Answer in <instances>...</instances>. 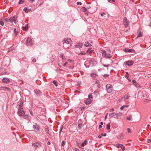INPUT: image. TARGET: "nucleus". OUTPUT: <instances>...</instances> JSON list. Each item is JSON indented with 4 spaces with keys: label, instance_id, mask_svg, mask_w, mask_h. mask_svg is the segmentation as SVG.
Here are the masks:
<instances>
[{
    "label": "nucleus",
    "instance_id": "nucleus-40",
    "mask_svg": "<svg viewBox=\"0 0 151 151\" xmlns=\"http://www.w3.org/2000/svg\"><path fill=\"white\" fill-rule=\"evenodd\" d=\"M0 25L3 26L4 25V23L3 22L0 20Z\"/></svg>",
    "mask_w": 151,
    "mask_h": 151
},
{
    "label": "nucleus",
    "instance_id": "nucleus-17",
    "mask_svg": "<svg viewBox=\"0 0 151 151\" xmlns=\"http://www.w3.org/2000/svg\"><path fill=\"white\" fill-rule=\"evenodd\" d=\"M24 101L23 100H21L20 103L19 105V108H22V107L23 105Z\"/></svg>",
    "mask_w": 151,
    "mask_h": 151
},
{
    "label": "nucleus",
    "instance_id": "nucleus-63",
    "mask_svg": "<svg viewBox=\"0 0 151 151\" xmlns=\"http://www.w3.org/2000/svg\"><path fill=\"white\" fill-rule=\"evenodd\" d=\"M107 50L108 51V52L109 53H111V51L110 50Z\"/></svg>",
    "mask_w": 151,
    "mask_h": 151
},
{
    "label": "nucleus",
    "instance_id": "nucleus-36",
    "mask_svg": "<svg viewBox=\"0 0 151 151\" xmlns=\"http://www.w3.org/2000/svg\"><path fill=\"white\" fill-rule=\"evenodd\" d=\"M24 1V0H20L19 2V4H21L23 3Z\"/></svg>",
    "mask_w": 151,
    "mask_h": 151
},
{
    "label": "nucleus",
    "instance_id": "nucleus-43",
    "mask_svg": "<svg viewBox=\"0 0 151 151\" xmlns=\"http://www.w3.org/2000/svg\"><path fill=\"white\" fill-rule=\"evenodd\" d=\"M24 118L25 119H27L29 117V116L28 115H24Z\"/></svg>",
    "mask_w": 151,
    "mask_h": 151
},
{
    "label": "nucleus",
    "instance_id": "nucleus-10",
    "mask_svg": "<svg viewBox=\"0 0 151 151\" xmlns=\"http://www.w3.org/2000/svg\"><path fill=\"white\" fill-rule=\"evenodd\" d=\"M32 41L30 38H28L27 40V44L28 45H30L32 44Z\"/></svg>",
    "mask_w": 151,
    "mask_h": 151
},
{
    "label": "nucleus",
    "instance_id": "nucleus-29",
    "mask_svg": "<svg viewBox=\"0 0 151 151\" xmlns=\"http://www.w3.org/2000/svg\"><path fill=\"white\" fill-rule=\"evenodd\" d=\"M110 123H109L106 125V129L108 130H109L110 129Z\"/></svg>",
    "mask_w": 151,
    "mask_h": 151
},
{
    "label": "nucleus",
    "instance_id": "nucleus-26",
    "mask_svg": "<svg viewBox=\"0 0 151 151\" xmlns=\"http://www.w3.org/2000/svg\"><path fill=\"white\" fill-rule=\"evenodd\" d=\"M62 65H63L64 66H66L67 65H69L70 66V65H71V64H70V63H69L68 62H65V63H64Z\"/></svg>",
    "mask_w": 151,
    "mask_h": 151
},
{
    "label": "nucleus",
    "instance_id": "nucleus-6",
    "mask_svg": "<svg viewBox=\"0 0 151 151\" xmlns=\"http://www.w3.org/2000/svg\"><path fill=\"white\" fill-rule=\"evenodd\" d=\"M9 20V22H14V23H16L17 22V18L15 16L11 17Z\"/></svg>",
    "mask_w": 151,
    "mask_h": 151
},
{
    "label": "nucleus",
    "instance_id": "nucleus-21",
    "mask_svg": "<svg viewBox=\"0 0 151 151\" xmlns=\"http://www.w3.org/2000/svg\"><path fill=\"white\" fill-rule=\"evenodd\" d=\"M32 146H34L35 147H38L39 146H41L40 144L39 143H33L32 144Z\"/></svg>",
    "mask_w": 151,
    "mask_h": 151
},
{
    "label": "nucleus",
    "instance_id": "nucleus-56",
    "mask_svg": "<svg viewBox=\"0 0 151 151\" xmlns=\"http://www.w3.org/2000/svg\"><path fill=\"white\" fill-rule=\"evenodd\" d=\"M125 107V106H123L122 107H121L120 108V109L121 110H123V109H124V107Z\"/></svg>",
    "mask_w": 151,
    "mask_h": 151
},
{
    "label": "nucleus",
    "instance_id": "nucleus-2",
    "mask_svg": "<svg viewBox=\"0 0 151 151\" xmlns=\"http://www.w3.org/2000/svg\"><path fill=\"white\" fill-rule=\"evenodd\" d=\"M101 51L102 56L104 58L109 59L112 57V56L111 54L109 53H107L106 52L105 50H101Z\"/></svg>",
    "mask_w": 151,
    "mask_h": 151
},
{
    "label": "nucleus",
    "instance_id": "nucleus-41",
    "mask_svg": "<svg viewBox=\"0 0 151 151\" xmlns=\"http://www.w3.org/2000/svg\"><path fill=\"white\" fill-rule=\"evenodd\" d=\"M4 21H6V22H9V19H8V18H5L4 19Z\"/></svg>",
    "mask_w": 151,
    "mask_h": 151
},
{
    "label": "nucleus",
    "instance_id": "nucleus-34",
    "mask_svg": "<svg viewBox=\"0 0 151 151\" xmlns=\"http://www.w3.org/2000/svg\"><path fill=\"white\" fill-rule=\"evenodd\" d=\"M24 11L26 12H28L29 11V9H27V8L25 7L24 9Z\"/></svg>",
    "mask_w": 151,
    "mask_h": 151
},
{
    "label": "nucleus",
    "instance_id": "nucleus-57",
    "mask_svg": "<svg viewBox=\"0 0 151 151\" xmlns=\"http://www.w3.org/2000/svg\"><path fill=\"white\" fill-rule=\"evenodd\" d=\"M104 15H105V13L104 12H102L101 14V15L102 16H104Z\"/></svg>",
    "mask_w": 151,
    "mask_h": 151
},
{
    "label": "nucleus",
    "instance_id": "nucleus-38",
    "mask_svg": "<svg viewBox=\"0 0 151 151\" xmlns=\"http://www.w3.org/2000/svg\"><path fill=\"white\" fill-rule=\"evenodd\" d=\"M119 139H122V138H123V134L121 133L119 134Z\"/></svg>",
    "mask_w": 151,
    "mask_h": 151
},
{
    "label": "nucleus",
    "instance_id": "nucleus-27",
    "mask_svg": "<svg viewBox=\"0 0 151 151\" xmlns=\"http://www.w3.org/2000/svg\"><path fill=\"white\" fill-rule=\"evenodd\" d=\"M132 119V115H130L128 117H127L126 119L129 121H131Z\"/></svg>",
    "mask_w": 151,
    "mask_h": 151
},
{
    "label": "nucleus",
    "instance_id": "nucleus-32",
    "mask_svg": "<svg viewBox=\"0 0 151 151\" xmlns=\"http://www.w3.org/2000/svg\"><path fill=\"white\" fill-rule=\"evenodd\" d=\"M122 145V144H117L116 145V146L118 148L121 147Z\"/></svg>",
    "mask_w": 151,
    "mask_h": 151
},
{
    "label": "nucleus",
    "instance_id": "nucleus-54",
    "mask_svg": "<svg viewBox=\"0 0 151 151\" xmlns=\"http://www.w3.org/2000/svg\"><path fill=\"white\" fill-rule=\"evenodd\" d=\"M103 65L105 67H108L109 66V65H106L104 64H103Z\"/></svg>",
    "mask_w": 151,
    "mask_h": 151
},
{
    "label": "nucleus",
    "instance_id": "nucleus-22",
    "mask_svg": "<svg viewBox=\"0 0 151 151\" xmlns=\"http://www.w3.org/2000/svg\"><path fill=\"white\" fill-rule=\"evenodd\" d=\"M1 88H5L6 89L9 91H10L11 90L10 88L7 87H5L4 86H1L0 87Z\"/></svg>",
    "mask_w": 151,
    "mask_h": 151
},
{
    "label": "nucleus",
    "instance_id": "nucleus-19",
    "mask_svg": "<svg viewBox=\"0 0 151 151\" xmlns=\"http://www.w3.org/2000/svg\"><path fill=\"white\" fill-rule=\"evenodd\" d=\"M129 94H127L122 98V99L125 100L126 99H129Z\"/></svg>",
    "mask_w": 151,
    "mask_h": 151
},
{
    "label": "nucleus",
    "instance_id": "nucleus-23",
    "mask_svg": "<svg viewBox=\"0 0 151 151\" xmlns=\"http://www.w3.org/2000/svg\"><path fill=\"white\" fill-rule=\"evenodd\" d=\"M133 50L131 49H125L124 51L125 52H132Z\"/></svg>",
    "mask_w": 151,
    "mask_h": 151
},
{
    "label": "nucleus",
    "instance_id": "nucleus-52",
    "mask_svg": "<svg viewBox=\"0 0 151 151\" xmlns=\"http://www.w3.org/2000/svg\"><path fill=\"white\" fill-rule=\"evenodd\" d=\"M77 5H81L82 4V3L81 2H78L77 3Z\"/></svg>",
    "mask_w": 151,
    "mask_h": 151
},
{
    "label": "nucleus",
    "instance_id": "nucleus-28",
    "mask_svg": "<svg viewBox=\"0 0 151 151\" xmlns=\"http://www.w3.org/2000/svg\"><path fill=\"white\" fill-rule=\"evenodd\" d=\"M60 56L64 60H65V57L64 56V55L63 54V53H61L60 54Z\"/></svg>",
    "mask_w": 151,
    "mask_h": 151
},
{
    "label": "nucleus",
    "instance_id": "nucleus-51",
    "mask_svg": "<svg viewBox=\"0 0 151 151\" xmlns=\"http://www.w3.org/2000/svg\"><path fill=\"white\" fill-rule=\"evenodd\" d=\"M83 10L84 12L86 11L87 10L86 8L85 7H83Z\"/></svg>",
    "mask_w": 151,
    "mask_h": 151
},
{
    "label": "nucleus",
    "instance_id": "nucleus-45",
    "mask_svg": "<svg viewBox=\"0 0 151 151\" xmlns=\"http://www.w3.org/2000/svg\"><path fill=\"white\" fill-rule=\"evenodd\" d=\"M65 142L64 141L62 142L61 143V145L63 146H64L65 145Z\"/></svg>",
    "mask_w": 151,
    "mask_h": 151
},
{
    "label": "nucleus",
    "instance_id": "nucleus-31",
    "mask_svg": "<svg viewBox=\"0 0 151 151\" xmlns=\"http://www.w3.org/2000/svg\"><path fill=\"white\" fill-rule=\"evenodd\" d=\"M53 83L55 86H58L57 82L56 81H53Z\"/></svg>",
    "mask_w": 151,
    "mask_h": 151
},
{
    "label": "nucleus",
    "instance_id": "nucleus-59",
    "mask_svg": "<svg viewBox=\"0 0 151 151\" xmlns=\"http://www.w3.org/2000/svg\"><path fill=\"white\" fill-rule=\"evenodd\" d=\"M108 113H107L106 114V116H105V119H107V116H108Z\"/></svg>",
    "mask_w": 151,
    "mask_h": 151
},
{
    "label": "nucleus",
    "instance_id": "nucleus-15",
    "mask_svg": "<svg viewBox=\"0 0 151 151\" xmlns=\"http://www.w3.org/2000/svg\"><path fill=\"white\" fill-rule=\"evenodd\" d=\"M91 99H88L85 101V103L86 104L88 105L91 104Z\"/></svg>",
    "mask_w": 151,
    "mask_h": 151
},
{
    "label": "nucleus",
    "instance_id": "nucleus-12",
    "mask_svg": "<svg viewBox=\"0 0 151 151\" xmlns=\"http://www.w3.org/2000/svg\"><path fill=\"white\" fill-rule=\"evenodd\" d=\"M2 82L4 83H8L10 82L9 80L7 78H4L2 79Z\"/></svg>",
    "mask_w": 151,
    "mask_h": 151
},
{
    "label": "nucleus",
    "instance_id": "nucleus-46",
    "mask_svg": "<svg viewBox=\"0 0 151 151\" xmlns=\"http://www.w3.org/2000/svg\"><path fill=\"white\" fill-rule=\"evenodd\" d=\"M108 1L111 3H113L115 2V0H108Z\"/></svg>",
    "mask_w": 151,
    "mask_h": 151
},
{
    "label": "nucleus",
    "instance_id": "nucleus-35",
    "mask_svg": "<svg viewBox=\"0 0 151 151\" xmlns=\"http://www.w3.org/2000/svg\"><path fill=\"white\" fill-rule=\"evenodd\" d=\"M114 113H111L109 114V116L110 117H114Z\"/></svg>",
    "mask_w": 151,
    "mask_h": 151
},
{
    "label": "nucleus",
    "instance_id": "nucleus-5",
    "mask_svg": "<svg viewBox=\"0 0 151 151\" xmlns=\"http://www.w3.org/2000/svg\"><path fill=\"white\" fill-rule=\"evenodd\" d=\"M107 92L108 93H110L112 91V86L110 84H107L106 86Z\"/></svg>",
    "mask_w": 151,
    "mask_h": 151
},
{
    "label": "nucleus",
    "instance_id": "nucleus-18",
    "mask_svg": "<svg viewBox=\"0 0 151 151\" xmlns=\"http://www.w3.org/2000/svg\"><path fill=\"white\" fill-rule=\"evenodd\" d=\"M28 24H27L25 25L24 27H23V28H22V29L24 31H25L28 29Z\"/></svg>",
    "mask_w": 151,
    "mask_h": 151
},
{
    "label": "nucleus",
    "instance_id": "nucleus-7",
    "mask_svg": "<svg viewBox=\"0 0 151 151\" xmlns=\"http://www.w3.org/2000/svg\"><path fill=\"white\" fill-rule=\"evenodd\" d=\"M122 114L121 112H119L118 113H115L114 114V118L116 119L120 118Z\"/></svg>",
    "mask_w": 151,
    "mask_h": 151
},
{
    "label": "nucleus",
    "instance_id": "nucleus-8",
    "mask_svg": "<svg viewBox=\"0 0 151 151\" xmlns=\"http://www.w3.org/2000/svg\"><path fill=\"white\" fill-rule=\"evenodd\" d=\"M33 128H34L36 130L40 131V126L38 124H35L33 126Z\"/></svg>",
    "mask_w": 151,
    "mask_h": 151
},
{
    "label": "nucleus",
    "instance_id": "nucleus-61",
    "mask_svg": "<svg viewBox=\"0 0 151 151\" xmlns=\"http://www.w3.org/2000/svg\"><path fill=\"white\" fill-rule=\"evenodd\" d=\"M108 76V75L106 74L104 75V76L105 77H106Z\"/></svg>",
    "mask_w": 151,
    "mask_h": 151
},
{
    "label": "nucleus",
    "instance_id": "nucleus-50",
    "mask_svg": "<svg viewBox=\"0 0 151 151\" xmlns=\"http://www.w3.org/2000/svg\"><path fill=\"white\" fill-rule=\"evenodd\" d=\"M127 130L128 131V133H129L131 132L130 129L129 128H128Z\"/></svg>",
    "mask_w": 151,
    "mask_h": 151
},
{
    "label": "nucleus",
    "instance_id": "nucleus-55",
    "mask_svg": "<svg viewBox=\"0 0 151 151\" xmlns=\"http://www.w3.org/2000/svg\"><path fill=\"white\" fill-rule=\"evenodd\" d=\"M75 151H80V150L77 148H75L74 149Z\"/></svg>",
    "mask_w": 151,
    "mask_h": 151
},
{
    "label": "nucleus",
    "instance_id": "nucleus-60",
    "mask_svg": "<svg viewBox=\"0 0 151 151\" xmlns=\"http://www.w3.org/2000/svg\"><path fill=\"white\" fill-rule=\"evenodd\" d=\"M102 136L101 135H99L98 136V137L99 138H101Z\"/></svg>",
    "mask_w": 151,
    "mask_h": 151
},
{
    "label": "nucleus",
    "instance_id": "nucleus-9",
    "mask_svg": "<svg viewBox=\"0 0 151 151\" xmlns=\"http://www.w3.org/2000/svg\"><path fill=\"white\" fill-rule=\"evenodd\" d=\"M92 42L91 41L90 42L89 41H87L85 43L84 46L86 47H90L92 45Z\"/></svg>",
    "mask_w": 151,
    "mask_h": 151
},
{
    "label": "nucleus",
    "instance_id": "nucleus-42",
    "mask_svg": "<svg viewBox=\"0 0 151 151\" xmlns=\"http://www.w3.org/2000/svg\"><path fill=\"white\" fill-rule=\"evenodd\" d=\"M121 147L123 151L125 150V147L122 144Z\"/></svg>",
    "mask_w": 151,
    "mask_h": 151
},
{
    "label": "nucleus",
    "instance_id": "nucleus-53",
    "mask_svg": "<svg viewBox=\"0 0 151 151\" xmlns=\"http://www.w3.org/2000/svg\"><path fill=\"white\" fill-rule=\"evenodd\" d=\"M29 112H30V114L31 115V116H33V114H32V111L30 110Z\"/></svg>",
    "mask_w": 151,
    "mask_h": 151
},
{
    "label": "nucleus",
    "instance_id": "nucleus-62",
    "mask_svg": "<svg viewBox=\"0 0 151 151\" xmlns=\"http://www.w3.org/2000/svg\"><path fill=\"white\" fill-rule=\"evenodd\" d=\"M147 141V142H151V140L150 139H149V140H148Z\"/></svg>",
    "mask_w": 151,
    "mask_h": 151
},
{
    "label": "nucleus",
    "instance_id": "nucleus-14",
    "mask_svg": "<svg viewBox=\"0 0 151 151\" xmlns=\"http://www.w3.org/2000/svg\"><path fill=\"white\" fill-rule=\"evenodd\" d=\"M132 82L136 87L138 88L140 87L139 84L137 83L135 80H133L132 81Z\"/></svg>",
    "mask_w": 151,
    "mask_h": 151
},
{
    "label": "nucleus",
    "instance_id": "nucleus-30",
    "mask_svg": "<svg viewBox=\"0 0 151 151\" xmlns=\"http://www.w3.org/2000/svg\"><path fill=\"white\" fill-rule=\"evenodd\" d=\"M142 33L141 32H140L139 33L138 35L137 36V37H142Z\"/></svg>",
    "mask_w": 151,
    "mask_h": 151
},
{
    "label": "nucleus",
    "instance_id": "nucleus-33",
    "mask_svg": "<svg viewBox=\"0 0 151 151\" xmlns=\"http://www.w3.org/2000/svg\"><path fill=\"white\" fill-rule=\"evenodd\" d=\"M68 61L69 62V63H71L70 64H71V65H73V61L70 59H68Z\"/></svg>",
    "mask_w": 151,
    "mask_h": 151
},
{
    "label": "nucleus",
    "instance_id": "nucleus-64",
    "mask_svg": "<svg viewBox=\"0 0 151 151\" xmlns=\"http://www.w3.org/2000/svg\"><path fill=\"white\" fill-rule=\"evenodd\" d=\"M35 0H29L30 1L32 2H34L35 1Z\"/></svg>",
    "mask_w": 151,
    "mask_h": 151
},
{
    "label": "nucleus",
    "instance_id": "nucleus-24",
    "mask_svg": "<svg viewBox=\"0 0 151 151\" xmlns=\"http://www.w3.org/2000/svg\"><path fill=\"white\" fill-rule=\"evenodd\" d=\"M35 92L37 95H40L41 93V92L40 91L37 90H35Z\"/></svg>",
    "mask_w": 151,
    "mask_h": 151
},
{
    "label": "nucleus",
    "instance_id": "nucleus-47",
    "mask_svg": "<svg viewBox=\"0 0 151 151\" xmlns=\"http://www.w3.org/2000/svg\"><path fill=\"white\" fill-rule=\"evenodd\" d=\"M32 61L34 63L36 61V59L34 58H33L32 59Z\"/></svg>",
    "mask_w": 151,
    "mask_h": 151
},
{
    "label": "nucleus",
    "instance_id": "nucleus-58",
    "mask_svg": "<svg viewBox=\"0 0 151 151\" xmlns=\"http://www.w3.org/2000/svg\"><path fill=\"white\" fill-rule=\"evenodd\" d=\"M114 108H112L110 109V110L109 111L110 112H111V111H114Z\"/></svg>",
    "mask_w": 151,
    "mask_h": 151
},
{
    "label": "nucleus",
    "instance_id": "nucleus-11",
    "mask_svg": "<svg viewBox=\"0 0 151 151\" xmlns=\"http://www.w3.org/2000/svg\"><path fill=\"white\" fill-rule=\"evenodd\" d=\"M83 45V43L79 42L78 44L75 45V47L76 48H81Z\"/></svg>",
    "mask_w": 151,
    "mask_h": 151
},
{
    "label": "nucleus",
    "instance_id": "nucleus-37",
    "mask_svg": "<svg viewBox=\"0 0 151 151\" xmlns=\"http://www.w3.org/2000/svg\"><path fill=\"white\" fill-rule=\"evenodd\" d=\"M45 131L47 134H48L49 133V131L47 128H45Z\"/></svg>",
    "mask_w": 151,
    "mask_h": 151
},
{
    "label": "nucleus",
    "instance_id": "nucleus-20",
    "mask_svg": "<svg viewBox=\"0 0 151 151\" xmlns=\"http://www.w3.org/2000/svg\"><path fill=\"white\" fill-rule=\"evenodd\" d=\"M91 76L93 78H96L98 76V75L96 73H93L91 74Z\"/></svg>",
    "mask_w": 151,
    "mask_h": 151
},
{
    "label": "nucleus",
    "instance_id": "nucleus-48",
    "mask_svg": "<svg viewBox=\"0 0 151 151\" xmlns=\"http://www.w3.org/2000/svg\"><path fill=\"white\" fill-rule=\"evenodd\" d=\"M86 53H86L85 52L83 53L82 52H81L80 53L78 54V55H80L81 54L82 55H85Z\"/></svg>",
    "mask_w": 151,
    "mask_h": 151
},
{
    "label": "nucleus",
    "instance_id": "nucleus-16",
    "mask_svg": "<svg viewBox=\"0 0 151 151\" xmlns=\"http://www.w3.org/2000/svg\"><path fill=\"white\" fill-rule=\"evenodd\" d=\"M91 48H90L88 49L87 51L86 52V53L87 55H90V53L91 52H93V50H91Z\"/></svg>",
    "mask_w": 151,
    "mask_h": 151
},
{
    "label": "nucleus",
    "instance_id": "nucleus-1",
    "mask_svg": "<svg viewBox=\"0 0 151 151\" xmlns=\"http://www.w3.org/2000/svg\"><path fill=\"white\" fill-rule=\"evenodd\" d=\"M65 42L63 43V47L65 48H67L70 46V43L72 42L71 40L70 39H67L66 40H64Z\"/></svg>",
    "mask_w": 151,
    "mask_h": 151
},
{
    "label": "nucleus",
    "instance_id": "nucleus-3",
    "mask_svg": "<svg viewBox=\"0 0 151 151\" xmlns=\"http://www.w3.org/2000/svg\"><path fill=\"white\" fill-rule=\"evenodd\" d=\"M123 24L125 28L128 27L129 26V21L127 20V17H125L124 18Z\"/></svg>",
    "mask_w": 151,
    "mask_h": 151
},
{
    "label": "nucleus",
    "instance_id": "nucleus-39",
    "mask_svg": "<svg viewBox=\"0 0 151 151\" xmlns=\"http://www.w3.org/2000/svg\"><path fill=\"white\" fill-rule=\"evenodd\" d=\"M14 33L15 35H17V34H18V32L16 31V28H14Z\"/></svg>",
    "mask_w": 151,
    "mask_h": 151
},
{
    "label": "nucleus",
    "instance_id": "nucleus-25",
    "mask_svg": "<svg viewBox=\"0 0 151 151\" xmlns=\"http://www.w3.org/2000/svg\"><path fill=\"white\" fill-rule=\"evenodd\" d=\"M87 143V142L86 140H85L81 144L82 146L84 147L86 145Z\"/></svg>",
    "mask_w": 151,
    "mask_h": 151
},
{
    "label": "nucleus",
    "instance_id": "nucleus-13",
    "mask_svg": "<svg viewBox=\"0 0 151 151\" xmlns=\"http://www.w3.org/2000/svg\"><path fill=\"white\" fill-rule=\"evenodd\" d=\"M126 64L129 66H130L133 65V62L131 60H128L126 62Z\"/></svg>",
    "mask_w": 151,
    "mask_h": 151
},
{
    "label": "nucleus",
    "instance_id": "nucleus-49",
    "mask_svg": "<svg viewBox=\"0 0 151 151\" xmlns=\"http://www.w3.org/2000/svg\"><path fill=\"white\" fill-rule=\"evenodd\" d=\"M126 77H127V78H128V76H129V74H128V73L127 72H126Z\"/></svg>",
    "mask_w": 151,
    "mask_h": 151
},
{
    "label": "nucleus",
    "instance_id": "nucleus-44",
    "mask_svg": "<svg viewBox=\"0 0 151 151\" xmlns=\"http://www.w3.org/2000/svg\"><path fill=\"white\" fill-rule=\"evenodd\" d=\"M88 99H90L92 98L93 97L91 94H89L88 95Z\"/></svg>",
    "mask_w": 151,
    "mask_h": 151
},
{
    "label": "nucleus",
    "instance_id": "nucleus-4",
    "mask_svg": "<svg viewBox=\"0 0 151 151\" xmlns=\"http://www.w3.org/2000/svg\"><path fill=\"white\" fill-rule=\"evenodd\" d=\"M17 113L18 115L20 116H23L25 114V113L24 111H23V108H19L18 109Z\"/></svg>",
    "mask_w": 151,
    "mask_h": 151
}]
</instances>
